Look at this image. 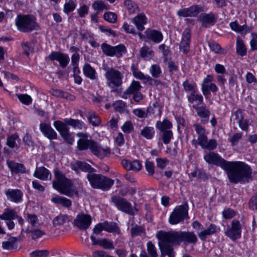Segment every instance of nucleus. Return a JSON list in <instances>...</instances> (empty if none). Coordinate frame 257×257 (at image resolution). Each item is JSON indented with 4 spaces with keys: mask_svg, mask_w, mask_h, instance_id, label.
Here are the masks:
<instances>
[{
    "mask_svg": "<svg viewBox=\"0 0 257 257\" xmlns=\"http://www.w3.org/2000/svg\"><path fill=\"white\" fill-rule=\"evenodd\" d=\"M204 160L209 164L214 165L223 169L226 173L230 182L244 184L252 180V169L243 162L227 161L218 154L209 152L204 156Z\"/></svg>",
    "mask_w": 257,
    "mask_h": 257,
    "instance_id": "nucleus-1",
    "label": "nucleus"
},
{
    "mask_svg": "<svg viewBox=\"0 0 257 257\" xmlns=\"http://www.w3.org/2000/svg\"><path fill=\"white\" fill-rule=\"evenodd\" d=\"M157 237L161 242L159 245L162 254H166L169 257H175L173 247L168 243L179 245L181 242L184 244H195L198 240L196 235L191 231H160Z\"/></svg>",
    "mask_w": 257,
    "mask_h": 257,
    "instance_id": "nucleus-2",
    "label": "nucleus"
},
{
    "mask_svg": "<svg viewBox=\"0 0 257 257\" xmlns=\"http://www.w3.org/2000/svg\"><path fill=\"white\" fill-rule=\"evenodd\" d=\"M54 175L56 180L53 182L54 188L58 190L61 194L70 197L78 196L77 189L72 187V183L70 180L67 179L57 169L54 170Z\"/></svg>",
    "mask_w": 257,
    "mask_h": 257,
    "instance_id": "nucleus-3",
    "label": "nucleus"
},
{
    "mask_svg": "<svg viewBox=\"0 0 257 257\" xmlns=\"http://www.w3.org/2000/svg\"><path fill=\"white\" fill-rule=\"evenodd\" d=\"M86 178L91 187L102 191L109 190L114 184V180L101 174H87Z\"/></svg>",
    "mask_w": 257,
    "mask_h": 257,
    "instance_id": "nucleus-4",
    "label": "nucleus"
},
{
    "mask_svg": "<svg viewBox=\"0 0 257 257\" xmlns=\"http://www.w3.org/2000/svg\"><path fill=\"white\" fill-rule=\"evenodd\" d=\"M77 148L80 151L89 149L94 155L101 159L110 153V150L108 148H102L92 140L79 139L77 142Z\"/></svg>",
    "mask_w": 257,
    "mask_h": 257,
    "instance_id": "nucleus-5",
    "label": "nucleus"
},
{
    "mask_svg": "<svg viewBox=\"0 0 257 257\" xmlns=\"http://www.w3.org/2000/svg\"><path fill=\"white\" fill-rule=\"evenodd\" d=\"M15 23L18 30L23 33L31 32L39 28L35 17L31 15H18Z\"/></svg>",
    "mask_w": 257,
    "mask_h": 257,
    "instance_id": "nucleus-6",
    "label": "nucleus"
},
{
    "mask_svg": "<svg viewBox=\"0 0 257 257\" xmlns=\"http://www.w3.org/2000/svg\"><path fill=\"white\" fill-rule=\"evenodd\" d=\"M105 77L107 85L112 88L119 87L122 84V74L118 70L113 68L105 69Z\"/></svg>",
    "mask_w": 257,
    "mask_h": 257,
    "instance_id": "nucleus-7",
    "label": "nucleus"
},
{
    "mask_svg": "<svg viewBox=\"0 0 257 257\" xmlns=\"http://www.w3.org/2000/svg\"><path fill=\"white\" fill-rule=\"evenodd\" d=\"M188 210V206L186 203L176 207L170 215L169 223L171 224H176L189 218Z\"/></svg>",
    "mask_w": 257,
    "mask_h": 257,
    "instance_id": "nucleus-8",
    "label": "nucleus"
},
{
    "mask_svg": "<svg viewBox=\"0 0 257 257\" xmlns=\"http://www.w3.org/2000/svg\"><path fill=\"white\" fill-rule=\"evenodd\" d=\"M111 201L118 210L126 213L134 215L137 211L136 209L132 207L131 203L125 198L113 195L111 198Z\"/></svg>",
    "mask_w": 257,
    "mask_h": 257,
    "instance_id": "nucleus-9",
    "label": "nucleus"
},
{
    "mask_svg": "<svg viewBox=\"0 0 257 257\" xmlns=\"http://www.w3.org/2000/svg\"><path fill=\"white\" fill-rule=\"evenodd\" d=\"M102 52L107 56H116L120 57L123 54L126 52V48L123 45H118L116 46H112L106 43H103L101 45Z\"/></svg>",
    "mask_w": 257,
    "mask_h": 257,
    "instance_id": "nucleus-10",
    "label": "nucleus"
},
{
    "mask_svg": "<svg viewBox=\"0 0 257 257\" xmlns=\"http://www.w3.org/2000/svg\"><path fill=\"white\" fill-rule=\"evenodd\" d=\"M92 219L90 215L80 213L78 214L73 221L74 226L83 230L88 228L91 223Z\"/></svg>",
    "mask_w": 257,
    "mask_h": 257,
    "instance_id": "nucleus-11",
    "label": "nucleus"
},
{
    "mask_svg": "<svg viewBox=\"0 0 257 257\" xmlns=\"http://www.w3.org/2000/svg\"><path fill=\"white\" fill-rule=\"evenodd\" d=\"M68 125L60 120H56L54 122V126L56 129L60 133L61 137L68 143L72 144L73 142V139L71 136L69 132Z\"/></svg>",
    "mask_w": 257,
    "mask_h": 257,
    "instance_id": "nucleus-12",
    "label": "nucleus"
},
{
    "mask_svg": "<svg viewBox=\"0 0 257 257\" xmlns=\"http://www.w3.org/2000/svg\"><path fill=\"white\" fill-rule=\"evenodd\" d=\"M241 232V226L237 220H233L231 222V227L225 232V234L232 239L235 240L240 237Z\"/></svg>",
    "mask_w": 257,
    "mask_h": 257,
    "instance_id": "nucleus-13",
    "label": "nucleus"
},
{
    "mask_svg": "<svg viewBox=\"0 0 257 257\" xmlns=\"http://www.w3.org/2000/svg\"><path fill=\"white\" fill-rule=\"evenodd\" d=\"M202 11V7L198 5H193L189 8L179 10L177 15L182 17H196Z\"/></svg>",
    "mask_w": 257,
    "mask_h": 257,
    "instance_id": "nucleus-14",
    "label": "nucleus"
},
{
    "mask_svg": "<svg viewBox=\"0 0 257 257\" xmlns=\"http://www.w3.org/2000/svg\"><path fill=\"white\" fill-rule=\"evenodd\" d=\"M193 127L198 134V138L197 140H194L193 142H196L198 145L201 146L202 148L204 146L208 140L207 137L205 134V129L204 127L198 123L193 124Z\"/></svg>",
    "mask_w": 257,
    "mask_h": 257,
    "instance_id": "nucleus-15",
    "label": "nucleus"
},
{
    "mask_svg": "<svg viewBox=\"0 0 257 257\" xmlns=\"http://www.w3.org/2000/svg\"><path fill=\"white\" fill-rule=\"evenodd\" d=\"M191 41L190 30L188 28L184 30L182 34V40L180 43V49L184 54H187L190 49L189 44Z\"/></svg>",
    "mask_w": 257,
    "mask_h": 257,
    "instance_id": "nucleus-16",
    "label": "nucleus"
},
{
    "mask_svg": "<svg viewBox=\"0 0 257 257\" xmlns=\"http://www.w3.org/2000/svg\"><path fill=\"white\" fill-rule=\"evenodd\" d=\"M48 58L52 61H58L62 68L66 67L70 61L68 55L58 52H52L49 55Z\"/></svg>",
    "mask_w": 257,
    "mask_h": 257,
    "instance_id": "nucleus-17",
    "label": "nucleus"
},
{
    "mask_svg": "<svg viewBox=\"0 0 257 257\" xmlns=\"http://www.w3.org/2000/svg\"><path fill=\"white\" fill-rule=\"evenodd\" d=\"M198 20L201 23L202 26L205 28L213 25L216 22V19L213 13H202Z\"/></svg>",
    "mask_w": 257,
    "mask_h": 257,
    "instance_id": "nucleus-18",
    "label": "nucleus"
},
{
    "mask_svg": "<svg viewBox=\"0 0 257 257\" xmlns=\"http://www.w3.org/2000/svg\"><path fill=\"white\" fill-rule=\"evenodd\" d=\"M90 238L92 241V244L93 245H99L105 249H113L114 248L112 241L106 239H96L93 234H91Z\"/></svg>",
    "mask_w": 257,
    "mask_h": 257,
    "instance_id": "nucleus-19",
    "label": "nucleus"
},
{
    "mask_svg": "<svg viewBox=\"0 0 257 257\" xmlns=\"http://www.w3.org/2000/svg\"><path fill=\"white\" fill-rule=\"evenodd\" d=\"M7 198L15 203L22 201L23 194L19 189H9L5 191Z\"/></svg>",
    "mask_w": 257,
    "mask_h": 257,
    "instance_id": "nucleus-20",
    "label": "nucleus"
},
{
    "mask_svg": "<svg viewBox=\"0 0 257 257\" xmlns=\"http://www.w3.org/2000/svg\"><path fill=\"white\" fill-rule=\"evenodd\" d=\"M123 168L127 171H139L142 169V165L141 162L139 160L131 161L123 159L121 161Z\"/></svg>",
    "mask_w": 257,
    "mask_h": 257,
    "instance_id": "nucleus-21",
    "label": "nucleus"
},
{
    "mask_svg": "<svg viewBox=\"0 0 257 257\" xmlns=\"http://www.w3.org/2000/svg\"><path fill=\"white\" fill-rule=\"evenodd\" d=\"M193 107L196 109L198 115L201 118V122L203 124L207 123L209 121V116L210 112L206 106L205 105L201 106L193 105Z\"/></svg>",
    "mask_w": 257,
    "mask_h": 257,
    "instance_id": "nucleus-22",
    "label": "nucleus"
},
{
    "mask_svg": "<svg viewBox=\"0 0 257 257\" xmlns=\"http://www.w3.org/2000/svg\"><path fill=\"white\" fill-rule=\"evenodd\" d=\"M220 231V228L214 224H211L208 227L198 233V236L201 240L204 241L208 236L217 233Z\"/></svg>",
    "mask_w": 257,
    "mask_h": 257,
    "instance_id": "nucleus-23",
    "label": "nucleus"
},
{
    "mask_svg": "<svg viewBox=\"0 0 257 257\" xmlns=\"http://www.w3.org/2000/svg\"><path fill=\"white\" fill-rule=\"evenodd\" d=\"M72 170L77 171L79 169L82 171L87 172V174H92L95 172L96 170L86 162L78 161L75 164H72Z\"/></svg>",
    "mask_w": 257,
    "mask_h": 257,
    "instance_id": "nucleus-24",
    "label": "nucleus"
},
{
    "mask_svg": "<svg viewBox=\"0 0 257 257\" xmlns=\"http://www.w3.org/2000/svg\"><path fill=\"white\" fill-rule=\"evenodd\" d=\"M7 164L12 173L24 174L27 173L26 169L23 164L7 160Z\"/></svg>",
    "mask_w": 257,
    "mask_h": 257,
    "instance_id": "nucleus-25",
    "label": "nucleus"
},
{
    "mask_svg": "<svg viewBox=\"0 0 257 257\" xmlns=\"http://www.w3.org/2000/svg\"><path fill=\"white\" fill-rule=\"evenodd\" d=\"M142 88L140 83L137 81H133L130 86L123 92L121 97L127 99L129 95L140 91Z\"/></svg>",
    "mask_w": 257,
    "mask_h": 257,
    "instance_id": "nucleus-26",
    "label": "nucleus"
},
{
    "mask_svg": "<svg viewBox=\"0 0 257 257\" xmlns=\"http://www.w3.org/2000/svg\"><path fill=\"white\" fill-rule=\"evenodd\" d=\"M40 128L45 136L50 140L56 139L57 134L51 127L49 124L41 123L40 124Z\"/></svg>",
    "mask_w": 257,
    "mask_h": 257,
    "instance_id": "nucleus-27",
    "label": "nucleus"
},
{
    "mask_svg": "<svg viewBox=\"0 0 257 257\" xmlns=\"http://www.w3.org/2000/svg\"><path fill=\"white\" fill-rule=\"evenodd\" d=\"M131 21L139 31H143L145 29L144 25L147 23V18L144 14H140L132 19Z\"/></svg>",
    "mask_w": 257,
    "mask_h": 257,
    "instance_id": "nucleus-28",
    "label": "nucleus"
},
{
    "mask_svg": "<svg viewBox=\"0 0 257 257\" xmlns=\"http://www.w3.org/2000/svg\"><path fill=\"white\" fill-rule=\"evenodd\" d=\"M34 176L42 180H46L49 176L51 177V174L49 171L44 167H37Z\"/></svg>",
    "mask_w": 257,
    "mask_h": 257,
    "instance_id": "nucleus-29",
    "label": "nucleus"
},
{
    "mask_svg": "<svg viewBox=\"0 0 257 257\" xmlns=\"http://www.w3.org/2000/svg\"><path fill=\"white\" fill-rule=\"evenodd\" d=\"M145 34L149 39L155 43H159L163 39L162 34L157 30H147Z\"/></svg>",
    "mask_w": 257,
    "mask_h": 257,
    "instance_id": "nucleus-30",
    "label": "nucleus"
},
{
    "mask_svg": "<svg viewBox=\"0 0 257 257\" xmlns=\"http://www.w3.org/2000/svg\"><path fill=\"white\" fill-rule=\"evenodd\" d=\"M147 246L148 255L147 254L145 251L143 250L141 253L140 257H158L157 249L151 241H149Z\"/></svg>",
    "mask_w": 257,
    "mask_h": 257,
    "instance_id": "nucleus-31",
    "label": "nucleus"
},
{
    "mask_svg": "<svg viewBox=\"0 0 257 257\" xmlns=\"http://www.w3.org/2000/svg\"><path fill=\"white\" fill-rule=\"evenodd\" d=\"M103 224L105 231L117 234H119L120 233L119 227L115 222L105 221L103 222Z\"/></svg>",
    "mask_w": 257,
    "mask_h": 257,
    "instance_id": "nucleus-32",
    "label": "nucleus"
},
{
    "mask_svg": "<svg viewBox=\"0 0 257 257\" xmlns=\"http://www.w3.org/2000/svg\"><path fill=\"white\" fill-rule=\"evenodd\" d=\"M83 72L84 75L91 80H95L97 78V73L93 67L90 64H85L83 67Z\"/></svg>",
    "mask_w": 257,
    "mask_h": 257,
    "instance_id": "nucleus-33",
    "label": "nucleus"
},
{
    "mask_svg": "<svg viewBox=\"0 0 257 257\" xmlns=\"http://www.w3.org/2000/svg\"><path fill=\"white\" fill-rule=\"evenodd\" d=\"M51 201L57 204H61L65 207H70L72 205L71 201L64 197L55 195L51 198Z\"/></svg>",
    "mask_w": 257,
    "mask_h": 257,
    "instance_id": "nucleus-34",
    "label": "nucleus"
},
{
    "mask_svg": "<svg viewBox=\"0 0 257 257\" xmlns=\"http://www.w3.org/2000/svg\"><path fill=\"white\" fill-rule=\"evenodd\" d=\"M236 51L237 55L240 56L242 57L246 55L247 48L242 40L239 37H238L236 39Z\"/></svg>",
    "mask_w": 257,
    "mask_h": 257,
    "instance_id": "nucleus-35",
    "label": "nucleus"
},
{
    "mask_svg": "<svg viewBox=\"0 0 257 257\" xmlns=\"http://www.w3.org/2000/svg\"><path fill=\"white\" fill-rule=\"evenodd\" d=\"M155 126L161 132L170 130L172 127V124L168 119H164L162 121L160 120L157 121Z\"/></svg>",
    "mask_w": 257,
    "mask_h": 257,
    "instance_id": "nucleus-36",
    "label": "nucleus"
},
{
    "mask_svg": "<svg viewBox=\"0 0 257 257\" xmlns=\"http://www.w3.org/2000/svg\"><path fill=\"white\" fill-rule=\"evenodd\" d=\"M64 121L68 125H71L75 128L82 129L85 128V125L84 122L78 119H75L73 118H66Z\"/></svg>",
    "mask_w": 257,
    "mask_h": 257,
    "instance_id": "nucleus-37",
    "label": "nucleus"
},
{
    "mask_svg": "<svg viewBox=\"0 0 257 257\" xmlns=\"http://www.w3.org/2000/svg\"><path fill=\"white\" fill-rule=\"evenodd\" d=\"M155 134V131L153 127L145 126L141 131L140 134L147 140L152 139Z\"/></svg>",
    "mask_w": 257,
    "mask_h": 257,
    "instance_id": "nucleus-38",
    "label": "nucleus"
},
{
    "mask_svg": "<svg viewBox=\"0 0 257 257\" xmlns=\"http://www.w3.org/2000/svg\"><path fill=\"white\" fill-rule=\"evenodd\" d=\"M18 217V214L15 211L7 209L2 214L0 215V219L5 220H13Z\"/></svg>",
    "mask_w": 257,
    "mask_h": 257,
    "instance_id": "nucleus-39",
    "label": "nucleus"
},
{
    "mask_svg": "<svg viewBox=\"0 0 257 257\" xmlns=\"http://www.w3.org/2000/svg\"><path fill=\"white\" fill-rule=\"evenodd\" d=\"M92 8L98 12H102L103 10L109 9V6L106 4L104 2L100 0L95 1L92 5Z\"/></svg>",
    "mask_w": 257,
    "mask_h": 257,
    "instance_id": "nucleus-40",
    "label": "nucleus"
},
{
    "mask_svg": "<svg viewBox=\"0 0 257 257\" xmlns=\"http://www.w3.org/2000/svg\"><path fill=\"white\" fill-rule=\"evenodd\" d=\"M187 98L190 103L197 101L198 105L202 104L203 100V96L201 94H197L196 90L193 91L190 95H188Z\"/></svg>",
    "mask_w": 257,
    "mask_h": 257,
    "instance_id": "nucleus-41",
    "label": "nucleus"
},
{
    "mask_svg": "<svg viewBox=\"0 0 257 257\" xmlns=\"http://www.w3.org/2000/svg\"><path fill=\"white\" fill-rule=\"evenodd\" d=\"M131 70L134 76L137 79L140 80H149L151 79L150 76H146L142 72L139 71L134 64L131 66Z\"/></svg>",
    "mask_w": 257,
    "mask_h": 257,
    "instance_id": "nucleus-42",
    "label": "nucleus"
},
{
    "mask_svg": "<svg viewBox=\"0 0 257 257\" xmlns=\"http://www.w3.org/2000/svg\"><path fill=\"white\" fill-rule=\"evenodd\" d=\"M68 216L66 214H59L55 217L53 220V224L54 226L62 225L68 221Z\"/></svg>",
    "mask_w": 257,
    "mask_h": 257,
    "instance_id": "nucleus-43",
    "label": "nucleus"
},
{
    "mask_svg": "<svg viewBox=\"0 0 257 257\" xmlns=\"http://www.w3.org/2000/svg\"><path fill=\"white\" fill-rule=\"evenodd\" d=\"M124 5L130 14H134L138 9L137 4L132 0H125Z\"/></svg>",
    "mask_w": 257,
    "mask_h": 257,
    "instance_id": "nucleus-44",
    "label": "nucleus"
},
{
    "mask_svg": "<svg viewBox=\"0 0 257 257\" xmlns=\"http://www.w3.org/2000/svg\"><path fill=\"white\" fill-rule=\"evenodd\" d=\"M160 136L163 142L166 144H169L173 138V132L171 130L160 132Z\"/></svg>",
    "mask_w": 257,
    "mask_h": 257,
    "instance_id": "nucleus-45",
    "label": "nucleus"
},
{
    "mask_svg": "<svg viewBox=\"0 0 257 257\" xmlns=\"http://www.w3.org/2000/svg\"><path fill=\"white\" fill-rule=\"evenodd\" d=\"M140 52L141 57L144 59L150 58L154 55V52L147 46L143 47Z\"/></svg>",
    "mask_w": 257,
    "mask_h": 257,
    "instance_id": "nucleus-46",
    "label": "nucleus"
},
{
    "mask_svg": "<svg viewBox=\"0 0 257 257\" xmlns=\"http://www.w3.org/2000/svg\"><path fill=\"white\" fill-rule=\"evenodd\" d=\"M25 232L31 233L32 238L34 240H36L45 234V233L39 229H27Z\"/></svg>",
    "mask_w": 257,
    "mask_h": 257,
    "instance_id": "nucleus-47",
    "label": "nucleus"
},
{
    "mask_svg": "<svg viewBox=\"0 0 257 257\" xmlns=\"http://www.w3.org/2000/svg\"><path fill=\"white\" fill-rule=\"evenodd\" d=\"M212 81V77L208 75L207 77L204 79L203 82L202 84V91L204 95H208L210 94L208 91L209 84L208 83Z\"/></svg>",
    "mask_w": 257,
    "mask_h": 257,
    "instance_id": "nucleus-48",
    "label": "nucleus"
},
{
    "mask_svg": "<svg viewBox=\"0 0 257 257\" xmlns=\"http://www.w3.org/2000/svg\"><path fill=\"white\" fill-rule=\"evenodd\" d=\"M150 71L152 76L154 78H159L162 74V71L160 67L157 64L152 65L151 67Z\"/></svg>",
    "mask_w": 257,
    "mask_h": 257,
    "instance_id": "nucleus-49",
    "label": "nucleus"
},
{
    "mask_svg": "<svg viewBox=\"0 0 257 257\" xmlns=\"http://www.w3.org/2000/svg\"><path fill=\"white\" fill-rule=\"evenodd\" d=\"M17 241V238L14 237H10L7 241L2 242V247L5 249H12L14 248V245Z\"/></svg>",
    "mask_w": 257,
    "mask_h": 257,
    "instance_id": "nucleus-50",
    "label": "nucleus"
},
{
    "mask_svg": "<svg viewBox=\"0 0 257 257\" xmlns=\"http://www.w3.org/2000/svg\"><path fill=\"white\" fill-rule=\"evenodd\" d=\"M112 106L115 110L123 112L125 110L126 104L122 100H118L113 103Z\"/></svg>",
    "mask_w": 257,
    "mask_h": 257,
    "instance_id": "nucleus-51",
    "label": "nucleus"
},
{
    "mask_svg": "<svg viewBox=\"0 0 257 257\" xmlns=\"http://www.w3.org/2000/svg\"><path fill=\"white\" fill-rule=\"evenodd\" d=\"M184 90L187 92H192L195 90L196 84L195 83H191L188 80H186L183 83Z\"/></svg>",
    "mask_w": 257,
    "mask_h": 257,
    "instance_id": "nucleus-52",
    "label": "nucleus"
},
{
    "mask_svg": "<svg viewBox=\"0 0 257 257\" xmlns=\"http://www.w3.org/2000/svg\"><path fill=\"white\" fill-rule=\"evenodd\" d=\"M76 7V4L72 0H69L64 6L63 11L66 14L73 11Z\"/></svg>",
    "mask_w": 257,
    "mask_h": 257,
    "instance_id": "nucleus-53",
    "label": "nucleus"
},
{
    "mask_svg": "<svg viewBox=\"0 0 257 257\" xmlns=\"http://www.w3.org/2000/svg\"><path fill=\"white\" fill-rule=\"evenodd\" d=\"M104 19L111 23H114L117 20V15L112 12H106L103 15Z\"/></svg>",
    "mask_w": 257,
    "mask_h": 257,
    "instance_id": "nucleus-54",
    "label": "nucleus"
},
{
    "mask_svg": "<svg viewBox=\"0 0 257 257\" xmlns=\"http://www.w3.org/2000/svg\"><path fill=\"white\" fill-rule=\"evenodd\" d=\"M50 93L53 96L68 98L69 95L67 93L64 92L61 90L57 89H51L50 90Z\"/></svg>",
    "mask_w": 257,
    "mask_h": 257,
    "instance_id": "nucleus-55",
    "label": "nucleus"
},
{
    "mask_svg": "<svg viewBox=\"0 0 257 257\" xmlns=\"http://www.w3.org/2000/svg\"><path fill=\"white\" fill-rule=\"evenodd\" d=\"M19 139V137L17 135L14 134L11 136H9L7 139V145L11 148H14L16 146V140Z\"/></svg>",
    "mask_w": 257,
    "mask_h": 257,
    "instance_id": "nucleus-56",
    "label": "nucleus"
},
{
    "mask_svg": "<svg viewBox=\"0 0 257 257\" xmlns=\"http://www.w3.org/2000/svg\"><path fill=\"white\" fill-rule=\"evenodd\" d=\"M217 146V143L215 140L210 139L207 140V143L205 144L204 146L203 147V149H207L208 150H214Z\"/></svg>",
    "mask_w": 257,
    "mask_h": 257,
    "instance_id": "nucleus-57",
    "label": "nucleus"
},
{
    "mask_svg": "<svg viewBox=\"0 0 257 257\" xmlns=\"http://www.w3.org/2000/svg\"><path fill=\"white\" fill-rule=\"evenodd\" d=\"M48 254L47 250H37L32 252L30 255V257H47Z\"/></svg>",
    "mask_w": 257,
    "mask_h": 257,
    "instance_id": "nucleus-58",
    "label": "nucleus"
},
{
    "mask_svg": "<svg viewBox=\"0 0 257 257\" xmlns=\"http://www.w3.org/2000/svg\"><path fill=\"white\" fill-rule=\"evenodd\" d=\"M131 232L133 236L140 235L145 233V229L141 226L136 225L131 229Z\"/></svg>",
    "mask_w": 257,
    "mask_h": 257,
    "instance_id": "nucleus-59",
    "label": "nucleus"
},
{
    "mask_svg": "<svg viewBox=\"0 0 257 257\" xmlns=\"http://www.w3.org/2000/svg\"><path fill=\"white\" fill-rule=\"evenodd\" d=\"M17 96L20 101L23 104L29 105L32 102L31 97L28 94H19Z\"/></svg>",
    "mask_w": 257,
    "mask_h": 257,
    "instance_id": "nucleus-60",
    "label": "nucleus"
},
{
    "mask_svg": "<svg viewBox=\"0 0 257 257\" xmlns=\"http://www.w3.org/2000/svg\"><path fill=\"white\" fill-rule=\"evenodd\" d=\"M209 47L212 51H214L216 53H223L221 51V48L220 46L214 41L210 42L209 44Z\"/></svg>",
    "mask_w": 257,
    "mask_h": 257,
    "instance_id": "nucleus-61",
    "label": "nucleus"
},
{
    "mask_svg": "<svg viewBox=\"0 0 257 257\" xmlns=\"http://www.w3.org/2000/svg\"><path fill=\"white\" fill-rule=\"evenodd\" d=\"M89 122L93 126H97L100 123V118L96 114H92L88 118Z\"/></svg>",
    "mask_w": 257,
    "mask_h": 257,
    "instance_id": "nucleus-62",
    "label": "nucleus"
},
{
    "mask_svg": "<svg viewBox=\"0 0 257 257\" xmlns=\"http://www.w3.org/2000/svg\"><path fill=\"white\" fill-rule=\"evenodd\" d=\"M248 207L252 210H257V195L251 197L248 202Z\"/></svg>",
    "mask_w": 257,
    "mask_h": 257,
    "instance_id": "nucleus-63",
    "label": "nucleus"
},
{
    "mask_svg": "<svg viewBox=\"0 0 257 257\" xmlns=\"http://www.w3.org/2000/svg\"><path fill=\"white\" fill-rule=\"evenodd\" d=\"M93 257H112L102 250H95L92 252Z\"/></svg>",
    "mask_w": 257,
    "mask_h": 257,
    "instance_id": "nucleus-64",
    "label": "nucleus"
}]
</instances>
